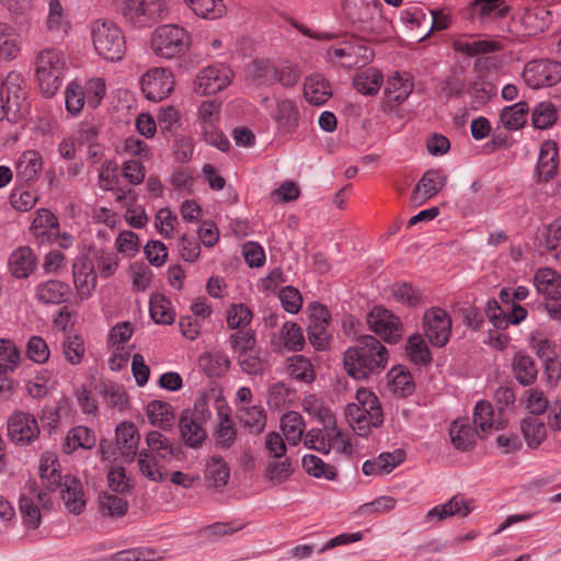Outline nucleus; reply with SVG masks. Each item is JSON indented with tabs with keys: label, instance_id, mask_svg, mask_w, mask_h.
<instances>
[{
	"label": "nucleus",
	"instance_id": "nucleus-64",
	"mask_svg": "<svg viewBox=\"0 0 561 561\" xmlns=\"http://www.w3.org/2000/svg\"><path fill=\"white\" fill-rule=\"evenodd\" d=\"M66 110L71 115H78L83 110L85 100L81 84L77 81L70 82L65 91Z\"/></svg>",
	"mask_w": 561,
	"mask_h": 561
},
{
	"label": "nucleus",
	"instance_id": "nucleus-19",
	"mask_svg": "<svg viewBox=\"0 0 561 561\" xmlns=\"http://www.w3.org/2000/svg\"><path fill=\"white\" fill-rule=\"evenodd\" d=\"M447 183V176L436 169L427 170L417 182L412 199L415 203H422L435 196Z\"/></svg>",
	"mask_w": 561,
	"mask_h": 561
},
{
	"label": "nucleus",
	"instance_id": "nucleus-54",
	"mask_svg": "<svg viewBox=\"0 0 561 561\" xmlns=\"http://www.w3.org/2000/svg\"><path fill=\"white\" fill-rule=\"evenodd\" d=\"M542 250L554 259L561 257V217L554 219L548 227L540 241Z\"/></svg>",
	"mask_w": 561,
	"mask_h": 561
},
{
	"label": "nucleus",
	"instance_id": "nucleus-14",
	"mask_svg": "<svg viewBox=\"0 0 561 561\" xmlns=\"http://www.w3.org/2000/svg\"><path fill=\"white\" fill-rule=\"evenodd\" d=\"M73 284L80 299H88L96 287L94 264L87 254L76 257L72 264Z\"/></svg>",
	"mask_w": 561,
	"mask_h": 561
},
{
	"label": "nucleus",
	"instance_id": "nucleus-25",
	"mask_svg": "<svg viewBox=\"0 0 561 561\" xmlns=\"http://www.w3.org/2000/svg\"><path fill=\"white\" fill-rule=\"evenodd\" d=\"M116 444L128 461L137 456L140 435L133 423L123 422L116 427Z\"/></svg>",
	"mask_w": 561,
	"mask_h": 561
},
{
	"label": "nucleus",
	"instance_id": "nucleus-15",
	"mask_svg": "<svg viewBox=\"0 0 561 561\" xmlns=\"http://www.w3.org/2000/svg\"><path fill=\"white\" fill-rule=\"evenodd\" d=\"M380 3L374 0H345L344 11L353 23L364 30H374L373 20L382 21Z\"/></svg>",
	"mask_w": 561,
	"mask_h": 561
},
{
	"label": "nucleus",
	"instance_id": "nucleus-30",
	"mask_svg": "<svg viewBox=\"0 0 561 561\" xmlns=\"http://www.w3.org/2000/svg\"><path fill=\"white\" fill-rule=\"evenodd\" d=\"M36 266V257L28 247H20L9 257V268L15 278H26Z\"/></svg>",
	"mask_w": 561,
	"mask_h": 561
},
{
	"label": "nucleus",
	"instance_id": "nucleus-32",
	"mask_svg": "<svg viewBox=\"0 0 561 561\" xmlns=\"http://www.w3.org/2000/svg\"><path fill=\"white\" fill-rule=\"evenodd\" d=\"M558 147L554 141L542 142L537 163L538 178L545 182L550 181L557 171Z\"/></svg>",
	"mask_w": 561,
	"mask_h": 561
},
{
	"label": "nucleus",
	"instance_id": "nucleus-16",
	"mask_svg": "<svg viewBox=\"0 0 561 561\" xmlns=\"http://www.w3.org/2000/svg\"><path fill=\"white\" fill-rule=\"evenodd\" d=\"M42 154L33 149L23 151L15 161V179L22 185H31L38 180L43 170Z\"/></svg>",
	"mask_w": 561,
	"mask_h": 561
},
{
	"label": "nucleus",
	"instance_id": "nucleus-31",
	"mask_svg": "<svg viewBox=\"0 0 561 561\" xmlns=\"http://www.w3.org/2000/svg\"><path fill=\"white\" fill-rule=\"evenodd\" d=\"M39 477L46 489L55 491L61 484L64 477L59 471V462L54 453L46 451L39 460Z\"/></svg>",
	"mask_w": 561,
	"mask_h": 561
},
{
	"label": "nucleus",
	"instance_id": "nucleus-35",
	"mask_svg": "<svg viewBox=\"0 0 561 561\" xmlns=\"http://www.w3.org/2000/svg\"><path fill=\"white\" fill-rule=\"evenodd\" d=\"M514 378L523 386L533 385L538 375V369L531 356L517 353L512 362Z\"/></svg>",
	"mask_w": 561,
	"mask_h": 561
},
{
	"label": "nucleus",
	"instance_id": "nucleus-50",
	"mask_svg": "<svg viewBox=\"0 0 561 561\" xmlns=\"http://www.w3.org/2000/svg\"><path fill=\"white\" fill-rule=\"evenodd\" d=\"M528 112L529 106L526 102H517L502 111L501 122L506 129L517 130L525 125Z\"/></svg>",
	"mask_w": 561,
	"mask_h": 561
},
{
	"label": "nucleus",
	"instance_id": "nucleus-5",
	"mask_svg": "<svg viewBox=\"0 0 561 561\" xmlns=\"http://www.w3.org/2000/svg\"><path fill=\"white\" fill-rule=\"evenodd\" d=\"M67 70L65 56L57 49L45 48L35 59V76L41 92L50 98L60 89Z\"/></svg>",
	"mask_w": 561,
	"mask_h": 561
},
{
	"label": "nucleus",
	"instance_id": "nucleus-63",
	"mask_svg": "<svg viewBox=\"0 0 561 561\" xmlns=\"http://www.w3.org/2000/svg\"><path fill=\"white\" fill-rule=\"evenodd\" d=\"M81 90L84 92V100L88 105L92 108H96L105 95L106 85L103 79L92 78L81 85Z\"/></svg>",
	"mask_w": 561,
	"mask_h": 561
},
{
	"label": "nucleus",
	"instance_id": "nucleus-42",
	"mask_svg": "<svg viewBox=\"0 0 561 561\" xmlns=\"http://www.w3.org/2000/svg\"><path fill=\"white\" fill-rule=\"evenodd\" d=\"M520 20L528 34H537L549 26L551 13L542 7L527 8Z\"/></svg>",
	"mask_w": 561,
	"mask_h": 561
},
{
	"label": "nucleus",
	"instance_id": "nucleus-40",
	"mask_svg": "<svg viewBox=\"0 0 561 561\" xmlns=\"http://www.w3.org/2000/svg\"><path fill=\"white\" fill-rule=\"evenodd\" d=\"M146 443L149 455L159 457L163 460H171L179 448L174 446L163 434L158 431H151L147 434Z\"/></svg>",
	"mask_w": 561,
	"mask_h": 561
},
{
	"label": "nucleus",
	"instance_id": "nucleus-62",
	"mask_svg": "<svg viewBox=\"0 0 561 561\" xmlns=\"http://www.w3.org/2000/svg\"><path fill=\"white\" fill-rule=\"evenodd\" d=\"M302 408L305 412L317 417L322 424H331L333 422V414L331 410L325 407L322 400L313 394L304 399Z\"/></svg>",
	"mask_w": 561,
	"mask_h": 561
},
{
	"label": "nucleus",
	"instance_id": "nucleus-55",
	"mask_svg": "<svg viewBox=\"0 0 561 561\" xmlns=\"http://www.w3.org/2000/svg\"><path fill=\"white\" fill-rule=\"evenodd\" d=\"M522 432L527 445L537 448L546 438V426L535 416L522 421Z\"/></svg>",
	"mask_w": 561,
	"mask_h": 561
},
{
	"label": "nucleus",
	"instance_id": "nucleus-44",
	"mask_svg": "<svg viewBox=\"0 0 561 561\" xmlns=\"http://www.w3.org/2000/svg\"><path fill=\"white\" fill-rule=\"evenodd\" d=\"M280 428L286 440L291 445H297L304 435L306 424L298 412L289 411L282 416Z\"/></svg>",
	"mask_w": 561,
	"mask_h": 561
},
{
	"label": "nucleus",
	"instance_id": "nucleus-43",
	"mask_svg": "<svg viewBox=\"0 0 561 561\" xmlns=\"http://www.w3.org/2000/svg\"><path fill=\"white\" fill-rule=\"evenodd\" d=\"M21 47L19 33L13 26L0 21V57L14 59Z\"/></svg>",
	"mask_w": 561,
	"mask_h": 561
},
{
	"label": "nucleus",
	"instance_id": "nucleus-21",
	"mask_svg": "<svg viewBox=\"0 0 561 561\" xmlns=\"http://www.w3.org/2000/svg\"><path fill=\"white\" fill-rule=\"evenodd\" d=\"M204 479L208 489L218 491L227 485L230 468L221 456L214 455L206 460Z\"/></svg>",
	"mask_w": 561,
	"mask_h": 561
},
{
	"label": "nucleus",
	"instance_id": "nucleus-46",
	"mask_svg": "<svg viewBox=\"0 0 561 561\" xmlns=\"http://www.w3.org/2000/svg\"><path fill=\"white\" fill-rule=\"evenodd\" d=\"M383 83V76L382 73L375 69V68H368L362 72H359L354 78V87L355 89L366 95H374L378 93L381 85Z\"/></svg>",
	"mask_w": 561,
	"mask_h": 561
},
{
	"label": "nucleus",
	"instance_id": "nucleus-10",
	"mask_svg": "<svg viewBox=\"0 0 561 561\" xmlns=\"http://www.w3.org/2000/svg\"><path fill=\"white\" fill-rule=\"evenodd\" d=\"M232 70L224 64H215L199 70L194 80V91L201 95L216 94L232 81Z\"/></svg>",
	"mask_w": 561,
	"mask_h": 561
},
{
	"label": "nucleus",
	"instance_id": "nucleus-13",
	"mask_svg": "<svg viewBox=\"0 0 561 561\" xmlns=\"http://www.w3.org/2000/svg\"><path fill=\"white\" fill-rule=\"evenodd\" d=\"M424 331L428 341L437 347L447 344L450 336L451 319L440 308H432L424 313Z\"/></svg>",
	"mask_w": 561,
	"mask_h": 561
},
{
	"label": "nucleus",
	"instance_id": "nucleus-34",
	"mask_svg": "<svg viewBox=\"0 0 561 561\" xmlns=\"http://www.w3.org/2000/svg\"><path fill=\"white\" fill-rule=\"evenodd\" d=\"M453 48L468 57H474L501 49L499 42L490 39L457 38L453 42Z\"/></svg>",
	"mask_w": 561,
	"mask_h": 561
},
{
	"label": "nucleus",
	"instance_id": "nucleus-23",
	"mask_svg": "<svg viewBox=\"0 0 561 561\" xmlns=\"http://www.w3.org/2000/svg\"><path fill=\"white\" fill-rule=\"evenodd\" d=\"M70 286L58 279H50L39 283L35 288V297L45 305H59L69 298Z\"/></svg>",
	"mask_w": 561,
	"mask_h": 561
},
{
	"label": "nucleus",
	"instance_id": "nucleus-8",
	"mask_svg": "<svg viewBox=\"0 0 561 561\" xmlns=\"http://www.w3.org/2000/svg\"><path fill=\"white\" fill-rule=\"evenodd\" d=\"M366 323L386 343L396 344L402 337L403 324L400 318L383 307H374L366 316Z\"/></svg>",
	"mask_w": 561,
	"mask_h": 561
},
{
	"label": "nucleus",
	"instance_id": "nucleus-3",
	"mask_svg": "<svg viewBox=\"0 0 561 561\" xmlns=\"http://www.w3.org/2000/svg\"><path fill=\"white\" fill-rule=\"evenodd\" d=\"M26 82L18 71H10L0 81V121L16 123L28 112Z\"/></svg>",
	"mask_w": 561,
	"mask_h": 561
},
{
	"label": "nucleus",
	"instance_id": "nucleus-47",
	"mask_svg": "<svg viewBox=\"0 0 561 561\" xmlns=\"http://www.w3.org/2000/svg\"><path fill=\"white\" fill-rule=\"evenodd\" d=\"M248 73L257 85H273L275 84L276 64L266 59L254 60L250 65Z\"/></svg>",
	"mask_w": 561,
	"mask_h": 561
},
{
	"label": "nucleus",
	"instance_id": "nucleus-20",
	"mask_svg": "<svg viewBox=\"0 0 561 561\" xmlns=\"http://www.w3.org/2000/svg\"><path fill=\"white\" fill-rule=\"evenodd\" d=\"M58 488H60L66 508L79 515L85 507V496L80 480L72 476H65Z\"/></svg>",
	"mask_w": 561,
	"mask_h": 561
},
{
	"label": "nucleus",
	"instance_id": "nucleus-37",
	"mask_svg": "<svg viewBox=\"0 0 561 561\" xmlns=\"http://www.w3.org/2000/svg\"><path fill=\"white\" fill-rule=\"evenodd\" d=\"M94 433L85 426H76L70 430L62 444V450L66 454H71L78 448L91 449L95 445Z\"/></svg>",
	"mask_w": 561,
	"mask_h": 561
},
{
	"label": "nucleus",
	"instance_id": "nucleus-6",
	"mask_svg": "<svg viewBox=\"0 0 561 561\" xmlns=\"http://www.w3.org/2000/svg\"><path fill=\"white\" fill-rule=\"evenodd\" d=\"M191 44V34L176 24L160 25L150 36L152 53L163 59H173L185 55Z\"/></svg>",
	"mask_w": 561,
	"mask_h": 561
},
{
	"label": "nucleus",
	"instance_id": "nucleus-39",
	"mask_svg": "<svg viewBox=\"0 0 561 561\" xmlns=\"http://www.w3.org/2000/svg\"><path fill=\"white\" fill-rule=\"evenodd\" d=\"M237 360L248 375H263L268 368V362L259 347L238 354Z\"/></svg>",
	"mask_w": 561,
	"mask_h": 561
},
{
	"label": "nucleus",
	"instance_id": "nucleus-33",
	"mask_svg": "<svg viewBox=\"0 0 561 561\" xmlns=\"http://www.w3.org/2000/svg\"><path fill=\"white\" fill-rule=\"evenodd\" d=\"M237 417L253 434H260L265 428L266 415L261 405H240L237 408Z\"/></svg>",
	"mask_w": 561,
	"mask_h": 561
},
{
	"label": "nucleus",
	"instance_id": "nucleus-48",
	"mask_svg": "<svg viewBox=\"0 0 561 561\" xmlns=\"http://www.w3.org/2000/svg\"><path fill=\"white\" fill-rule=\"evenodd\" d=\"M69 22L66 11L59 0H48V12L45 27L49 33H66Z\"/></svg>",
	"mask_w": 561,
	"mask_h": 561
},
{
	"label": "nucleus",
	"instance_id": "nucleus-53",
	"mask_svg": "<svg viewBox=\"0 0 561 561\" xmlns=\"http://www.w3.org/2000/svg\"><path fill=\"white\" fill-rule=\"evenodd\" d=\"M405 352L410 360L415 365H427L432 362L430 348L420 334L409 337Z\"/></svg>",
	"mask_w": 561,
	"mask_h": 561
},
{
	"label": "nucleus",
	"instance_id": "nucleus-58",
	"mask_svg": "<svg viewBox=\"0 0 561 561\" xmlns=\"http://www.w3.org/2000/svg\"><path fill=\"white\" fill-rule=\"evenodd\" d=\"M391 293L398 302L409 307H417L424 302L421 290L409 283L393 284Z\"/></svg>",
	"mask_w": 561,
	"mask_h": 561
},
{
	"label": "nucleus",
	"instance_id": "nucleus-38",
	"mask_svg": "<svg viewBox=\"0 0 561 561\" xmlns=\"http://www.w3.org/2000/svg\"><path fill=\"white\" fill-rule=\"evenodd\" d=\"M198 366L207 376L219 377L229 369L230 359L222 352H206L199 356Z\"/></svg>",
	"mask_w": 561,
	"mask_h": 561
},
{
	"label": "nucleus",
	"instance_id": "nucleus-57",
	"mask_svg": "<svg viewBox=\"0 0 561 561\" xmlns=\"http://www.w3.org/2000/svg\"><path fill=\"white\" fill-rule=\"evenodd\" d=\"M471 10L481 18H504L508 13L504 0H473Z\"/></svg>",
	"mask_w": 561,
	"mask_h": 561
},
{
	"label": "nucleus",
	"instance_id": "nucleus-22",
	"mask_svg": "<svg viewBox=\"0 0 561 561\" xmlns=\"http://www.w3.org/2000/svg\"><path fill=\"white\" fill-rule=\"evenodd\" d=\"M273 118L277 124V128L283 134L294 133L300 119V112L296 103L289 99L278 100Z\"/></svg>",
	"mask_w": 561,
	"mask_h": 561
},
{
	"label": "nucleus",
	"instance_id": "nucleus-11",
	"mask_svg": "<svg viewBox=\"0 0 561 561\" xmlns=\"http://www.w3.org/2000/svg\"><path fill=\"white\" fill-rule=\"evenodd\" d=\"M140 87L147 100L160 102L168 98L174 89L172 71L162 67L150 68L141 76Z\"/></svg>",
	"mask_w": 561,
	"mask_h": 561
},
{
	"label": "nucleus",
	"instance_id": "nucleus-2",
	"mask_svg": "<svg viewBox=\"0 0 561 561\" xmlns=\"http://www.w3.org/2000/svg\"><path fill=\"white\" fill-rule=\"evenodd\" d=\"M90 34L95 53L110 62L121 61L126 54V38L122 27L114 21L98 19L90 24Z\"/></svg>",
	"mask_w": 561,
	"mask_h": 561
},
{
	"label": "nucleus",
	"instance_id": "nucleus-56",
	"mask_svg": "<svg viewBox=\"0 0 561 561\" xmlns=\"http://www.w3.org/2000/svg\"><path fill=\"white\" fill-rule=\"evenodd\" d=\"M558 118V111L553 103L540 102L533 110V125L537 129H547L551 127Z\"/></svg>",
	"mask_w": 561,
	"mask_h": 561
},
{
	"label": "nucleus",
	"instance_id": "nucleus-61",
	"mask_svg": "<svg viewBox=\"0 0 561 561\" xmlns=\"http://www.w3.org/2000/svg\"><path fill=\"white\" fill-rule=\"evenodd\" d=\"M161 559L160 552L149 547L123 550L113 556V561H159Z\"/></svg>",
	"mask_w": 561,
	"mask_h": 561
},
{
	"label": "nucleus",
	"instance_id": "nucleus-18",
	"mask_svg": "<svg viewBox=\"0 0 561 561\" xmlns=\"http://www.w3.org/2000/svg\"><path fill=\"white\" fill-rule=\"evenodd\" d=\"M230 412V408L227 404L217 407V424L213 437L216 447L220 449H230L237 442L238 430Z\"/></svg>",
	"mask_w": 561,
	"mask_h": 561
},
{
	"label": "nucleus",
	"instance_id": "nucleus-7",
	"mask_svg": "<svg viewBox=\"0 0 561 561\" xmlns=\"http://www.w3.org/2000/svg\"><path fill=\"white\" fill-rule=\"evenodd\" d=\"M165 0H124L121 14L125 24L135 30L149 28L168 16Z\"/></svg>",
	"mask_w": 561,
	"mask_h": 561
},
{
	"label": "nucleus",
	"instance_id": "nucleus-17",
	"mask_svg": "<svg viewBox=\"0 0 561 561\" xmlns=\"http://www.w3.org/2000/svg\"><path fill=\"white\" fill-rule=\"evenodd\" d=\"M414 90L413 77L409 72H394L388 78L383 91L385 101L390 107L402 104Z\"/></svg>",
	"mask_w": 561,
	"mask_h": 561
},
{
	"label": "nucleus",
	"instance_id": "nucleus-41",
	"mask_svg": "<svg viewBox=\"0 0 561 561\" xmlns=\"http://www.w3.org/2000/svg\"><path fill=\"white\" fill-rule=\"evenodd\" d=\"M149 312L151 319L158 324H171L175 319L171 301L159 293L150 296Z\"/></svg>",
	"mask_w": 561,
	"mask_h": 561
},
{
	"label": "nucleus",
	"instance_id": "nucleus-12",
	"mask_svg": "<svg viewBox=\"0 0 561 561\" xmlns=\"http://www.w3.org/2000/svg\"><path fill=\"white\" fill-rule=\"evenodd\" d=\"M39 433L37 421L31 413L16 411L8 420V435L16 445H31L38 438Z\"/></svg>",
	"mask_w": 561,
	"mask_h": 561
},
{
	"label": "nucleus",
	"instance_id": "nucleus-28",
	"mask_svg": "<svg viewBox=\"0 0 561 561\" xmlns=\"http://www.w3.org/2000/svg\"><path fill=\"white\" fill-rule=\"evenodd\" d=\"M357 408L367 413V420L374 427H379L383 423V414L377 396L369 389L359 388L356 391Z\"/></svg>",
	"mask_w": 561,
	"mask_h": 561
},
{
	"label": "nucleus",
	"instance_id": "nucleus-27",
	"mask_svg": "<svg viewBox=\"0 0 561 561\" xmlns=\"http://www.w3.org/2000/svg\"><path fill=\"white\" fill-rule=\"evenodd\" d=\"M539 294L551 300L561 299V277L551 268H539L534 276Z\"/></svg>",
	"mask_w": 561,
	"mask_h": 561
},
{
	"label": "nucleus",
	"instance_id": "nucleus-4",
	"mask_svg": "<svg viewBox=\"0 0 561 561\" xmlns=\"http://www.w3.org/2000/svg\"><path fill=\"white\" fill-rule=\"evenodd\" d=\"M211 419L208 400L205 394H199L193 408L182 411L179 420L181 438L190 448H201L207 439L206 425Z\"/></svg>",
	"mask_w": 561,
	"mask_h": 561
},
{
	"label": "nucleus",
	"instance_id": "nucleus-52",
	"mask_svg": "<svg viewBox=\"0 0 561 561\" xmlns=\"http://www.w3.org/2000/svg\"><path fill=\"white\" fill-rule=\"evenodd\" d=\"M302 468L305 471L314 478L334 480L336 478V470L333 466L324 462L316 455H306L302 458Z\"/></svg>",
	"mask_w": 561,
	"mask_h": 561
},
{
	"label": "nucleus",
	"instance_id": "nucleus-26",
	"mask_svg": "<svg viewBox=\"0 0 561 561\" xmlns=\"http://www.w3.org/2000/svg\"><path fill=\"white\" fill-rule=\"evenodd\" d=\"M470 512V502L459 495H455L448 502L431 508L426 514V519L444 520L450 516L466 517Z\"/></svg>",
	"mask_w": 561,
	"mask_h": 561
},
{
	"label": "nucleus",
	"instance_id": "nucleus-51",
	"mask_svg": "<svg viewBox=\"0 0 561 561\" xmlns=\"http://www.w3.org/2000/svg\"><path fill=\"white\" fill-rule=\"evenodd\" d=\"M147 416L151 425L161 428L169 427L173 421L172 407L163 401H151L147 405Z\"/></svg>",
	"mask_w": 561,
	"mask_h": 561
},
{
	"label": "nucleus",
	"instance_id": "nucleus-9",
	"mask_svg": "<svg viewBox=\"0 0 561 561\" xmlns=\"http://www.w3.org/2000/svg\"><path fill=\"white\" fill-rule=\"evenodd\" d=\"M523 79L531 89L556 85L561 81V62L550 59L528 61L523 71Z\"/></svg>",
	"mask_w": 561,
	"mask_h": 561
},
{
	"label": "nucleus",
	"instance_id": "nucleus-59",
	"mask_svg": "<svg viewBox=\"0 0 561 561\" xmlns=\"http://www.w3.org/2000/svg\"><path fill=\"white\" fill-rule=\"evenodd\" d=\"M345 419L353 431L362 437L368 436L370 428L374 427L367 420V413L357 408L355 403L346 405Z\"/></svg>",
	"mask_w": 561,
	"mask_h": 561
},
{
	"label": "nucleus",
	"instance_id": "nucleus-1",
	"mask_svg": "<svg viewBox=\"0 0 561 561\" xmlns=\"http://www.w3.org/2000/svg\"><path fill=\"white\" fill-rule=\"evenodd\" d=\"M389 360L387 347L375 336L365 334L343 354L344 368L348 376L366 380L386 369Z\"/></svg>",
	"mask_w": 561,
	"mask_h": 561
},
{
	"label": "nucleus",
	"instance_id": "nucleus-24",
	"mask_svg": "<svg viewBox=\"0 0 561 561\" xmlns=\"http://www.w3.org/2000/svg\"><path fill=\"white\" fill-rule=\"evenodd\" d=\"M279 342L272 341L274 352L282 353L283 348L291 352H300L305 346L302 329L295 322L286 321L280 329Z\"/></svg>",
	"mask_w": 561,
	"mask_h": 561
},
{
	"label": "nucleus",
	"instance_id": "nucleus-29",
	"mask_svg": "<svg viewBox=\"0 0 561 561\" xmlns=\"http://www.w3.org/2000/svg\"><path fill=\"white\" fill-rule=\"evenodd\" d=\"M304 95L312 105H323L332 95L330 83L321 75H312L306 78Z\"/></svg>",
	"mask_w": 561,
	"mask_h": 561
},
{
	"label": "nucleus",
	"instance_id": "nucleus-49",
	"mask_svg": "<svg viewBox=\"0 0 561 561\" xmlns=\"http://www.w3.org/2000/svg\"><path fill=\"white\" fill-rule=\"evenodd\" d=\"M188 8L203 19L216 20L226 13L222 0H184Z\"/></svg>",
	"mask_w": 561,
	"mask_h": 561
},
{
	"label": "nucleus",
	"instance_id": "nucleus-36",
	"mask_svg": "<svg viewBox=\"0 0 561 561\" xmlns=\"http://www.w3.org/2000/svg\"><path fill=\"white\" fill-rule=\"evenodd\" d=\"M286 371L295 380L311 383L316 379V371L310 359L304 355H293L286 359Z\"/></svg>",
	"mask_w": 561,
	"mask_h": 561
},
{
	"label": "nucleus",
	"instance_id": "nucleus-45",
	"mask_svg": "<svg viewBox=\"0 0 561 561\" xmlns=\"http://www.w3.org/2000/svg\"><path fill=\"white\" fill-rule=\"evenodd\" d=\"M478 433L467 421H455L449 428L453 445L459 450H468L476 439Z\"/></svg>",
	"mask_w": 561,
	"mask_h": 561
},
{
	"label": "nucleus",
	"instance_id": "nucleus-60",
	"mask_svg": "<svg viewBox=\"0 0 561 561\" xmlns=\"http://www.w3.org/2000/svg\"><path fill=\"white\" fill-rule=\"evenodd\" d=\"M20 363V351L10 340H0V375L13 371Z\"/></svg>",
	"mask_w": 561,
	"mask_h": 561
}]
</instances>
